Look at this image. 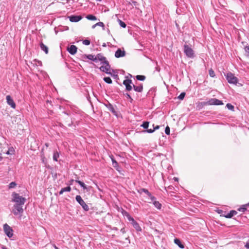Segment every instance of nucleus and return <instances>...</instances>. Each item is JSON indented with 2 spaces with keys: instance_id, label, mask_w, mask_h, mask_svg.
<instances>
[{
  "instance_id": "1",
  "label": "nucleus",
  "mask_w": 249,
  "mask_h": 249,
  "mask_svg": "<svg viewBox=\"0 0 249 249\" xmlns=\"http://www.w3.org/2000/svg\"><path fill=\"white\" fill-rule=\"evenodd\" d=\"M12 201L15 203L14 205L13 213L16 215L22 214L24 211L22 207L26 201V198L19 196L18 194L15 192L12 193Z\"/></svg>"
},
{
  "instance_id": "2",
  "label": "nucleus",
  "mask_w": 249,
  "mask_h": 249,
  "mask_svg": "<svg viewBox=\"0 0 249 249\" xmlns=\"http://www.w3.org/2000/svg\"><path fill=\"white\" fill-rule=\"evenodd\" d=\"M183 52L189 58H193L195 57V53L192 46L190 44L185 43L183 46Z\"/></svg>"
},
{
  "instance_id": "3",
  "label": "nucleus",
  "mask_w": 249,
  "mask_h": 249,
  "mask_svg": "<svg viewBox=\"0 0 249 249\" xmlns=\"http://www.w3.org/2000/svg\"><path fill=\"white\" fill-rule=\"evenodd\" d=\"M204 105H222L223 103L222 101L216 98H211L206 102L202 103Z\"/></svg>"
},
{
  "instance_id": "4",
  "label": "nucleus",
  "mask_w": 249,
  "mask_h": 249,
  "mask_svg": "<svg viewBox=\"0 0 249 249\" xmlns=\"http://www.w3.org/2000/svg\"><path fill=\"white\" fill-rule=\"evenodd\" d=\"M226 79L230 84H236L238 83V78L231 72H228L226 76Z\"/></svg>"
},
{
  "instance_id": "5",
  "label": "nucleus",
  "mask_w": 249,
  "mask_h": 249,
  "mask_svg": "<svg viewBox=\"0 0 249 249\" xmlns=\"http://www.w3.org/2000/svg\"><path fill=\"white\" fill-rule=\"evenodd\" d=\"M75 199L85 211H88L89 210V206L86 204L80 196H76Z\"/></svg>"
},
{
  "instance_id": "6",
  "label": "nucleus",
  "mask_w": 249,
  "mask_h": 249,
  "mask_svg": "<svg viewBox=\"0 0 249 249\" xmlns=\"http://www.w3.org/2000/svg\"><path fill=\"white\" fill-rule=\"evenodd\" d=\"M3 231L9 238H11L13 236V230L12 228L6 223L3 225Z\"/></svg>"
},
{
  "instance_id": "7",
  "label": "nucleus",
  "mask_w": 249,
  "mask_h": 249,
  "mask_svg": "<svg viewBox=\"0 0 249 249\" xmlns=\"http://www.w3.org/2000/svg\"><path fill=\"white\" fill-rule=\"evenodd\" d=\"M102 64H104L105 66H102L100 67V70L103 71L105 72L107 74H110L111 73L109 72V70L110 68V66L109 65V62L108 61H103L102 62Z\"/></svg>"
},
{
  "instance_id": "8",
  "label": "nucleus",
  "mask_w": 249,
  "mask_h": 249,
  "mask_svg": "<svg viewBox=\"0 0 249 249\" xmlns=\"http://www.w3.org/2000/svg\"><path fill=\"white\" fill-rule=\"evenodd\" d=\"M132 81L131 79H125L123 81V84L125 86V89L127 91H130L133 88Z\"/></svg>"
},
{
  "instance_id": "9",
  "label": "nucleus",
  "mask_w": 249,
  "mask_h": 249,
  "mask_svg": "<svg viewBox=\"0 0 249 249\" xmlns=\"http://www.w3.org/2000/svg\"><path fill=\"white\" fill-rule=\"evenodd\" d=\"M6 99L7 104L10 106L12 108L15 109L16 107V105L11 97L10 95H7Z\"/></svg>"
},
{
  "instance_id": "10",
  "label": "nucleus",
  "mask_w": 249,
  "mask_h": 249,
  "mask_svg": "<svg viewBox=\"0 0 249 249\" xmlns=\"http://www.w3.org/2000/svg\"><path fill=\"white\" fill-rule=\"evenodd\" d=\"M77 48L74 45H71L68 47L67 50L69 53L72 55L76 53Z\"/></svg>"
},
{
  "instance_id": "11",
  "label": "nucleus",
  "mask_w": 249,
  "mask_h": 249,
  "mask_svg": "<svg viewBox=\"0 0 249 249\" xmlns=\"http://www.w3.org/2000/svg\"><path fill=\"white\" fill-rule=\"evenodd\" d=\"M125 55V52L122 51L120 49H118L115 52V56L116 58H120L124 56Z\"/></svg>"
},
{
  "instance_id": "12",
  "label": "nucleus",
  "mask_w": 249,
  "mask_h": 249,
  "mask_svg": "<svg viewBox=\"0 0 249 249\" xmlns=\"http://www.w3.org/2000/svg\"><path fill=\"white\" fill-rule=\"evenodd\" d=\"M69 18L70 20L72 22H78L82 18V17L81 16H71Z\"/></svg>"
},
{
  "instance_id": "13",
  "label": "nucleus",
  "mask_w": 249,
  "mask_h": 249,
  "mask_svg": "<svg viewBox=\"0 0 249 249\" xmlns=\"http://www.w3.org/2000/svg\"><path fill=\"white\" fill-rule=\"evenodd\" d=\"M106 107L108 108V109L111 111L114 115L117 116V113L115 110L113 106L109 103H108L107 104H105Z\"/></svg>"
},
{
  "instance_id": "14",
  "label": "nucleus",
  "mask_w": 249,
  "mask_h": 249,
  "mask_svg": "<svg viewBox=\"0 0 249 249\" xmlns=\"http://www.w3.org/2000/svg\"><path fill=\"white\" fill-rule=\"evenodd\" d=\"M131 224L138 231H142V229L140 226L139 224L134 219L133 220V221L131 222Z\"/></svg>"
},
{
  "instance_id": "15",
  "label": "nucleus",
  "mask_w": 249,
  "mask_h": 249,
  "mask_svg": "<svg viewBox=\"0 0 249 249\" xmlns=\"http://www.w3.org/2000/svg\"><path fill=\"white\" fill-rule=\"evenodd\" d=\"M133 88L135 91L138 92H142L143 90V86L141 84L139 86H135L133 84Z\"/></svg>"
},
{
  "instance_id": "16",
  "label": "nucleus",
  "mask_w": 249,
  "mask_h": 249,
  "mask_svg": "<svg viewBox=\"0 0 249 249\" xmlns=\"http://www.w3.org/2000/svg\"><path fill=\"white\" fill-rule=\"evenodd\" d=\"M40 47L41 49L44 51L46 54L48 53L49 49L48 47L44 44L42 42L40 43Z\"/></svg>"
},
{
  "instance_id": "17",
  "label": "nucleus",
  "mask_w": 249,
  "mask_h": 249,
  "mask_svg": "<svg viewBox=\"0 0 249 249\" xmlns=\"http://www.w3.org/2000/svg\"><path fill=\"white\" fill-rule=\"evenodd\" d=\"M174 243L177 245L181 249H184V245L181 242L180 240L178 238H175L174 239Z\"/></svg>"
},
{
  "instance_id": "18",
  "label": "nucleus",
  "mask_w": 249,
  "mask_h": 249,
  "mask_svg": "<svg viewBox=\"0 0 249 249\" xmlns=\"http://www.w3.org/2000/svg\"><path fill=\"white\" fill-rule=\"evenodd\" d=\"M96 60H99L102 62L103 61H107L106 58L104 57L101 53H98L96 56Z\"/></svg>"
},
{
  "instance_id": "19",
  "label": "nucleus",
  "mask_w": 249,
  "mask_h": 249,
  "mask_svg": "<svg viewBox=\"0 0 249 249\" xmlns=\"http://www.w3.org/2000/svg\"><path fill=\"white\" fill-rule=\"evenodd\" d=\"M237 213V212L236 211L231 210L226 215H225V217L228 218H231L233 215H236Z\"/></svg>"
},
{
  "instance_id": "20",
  "label": "nucleus",
  "mask_w": 249,
  "mask_h": 249,
  "mask_svg": "<svg viewBox=\"0 0 249 249\" xmlns=\"http://www.w3.org/2000/svg\"><path fill=\"white\" fill-rule=\"evenodd\" d=\"M138 192L140 194H142V193L146 194L148 196H151V193L148 191V190L145 188H141L138 190Z\"/></svg>"
},
{
  "instance_id": "21",
  "label": "nucleus",
  "mask_w": 249,
  "mask_h": 249,
  "mask_svg": "<svg viewBox=\"0 0 249 249\" xmlns=\"http://www.w3.org/2000/svg\"><path fill=\"white\" fill-rule=\"evenodd\" d=\"M71 188L70 186H68L67 187H65L63 188H62L60 192H59V194L60 195H62L63 193L65 192H70L71 191Z\"/></svg>"
},
{
  "instance_id": "22",
  "label": "nucleus",
  "mask_w": 249,
  "mask_h": 249,
  "mask_svg": "<svg viewBox=\"0 0 249 249\" xmlns=\"http://www.w3.org/2000/svg\"><path fill=\"white\" fill-rule=\"evenodd\" d=\"M83 58H88L89 60H92L93 61H96V57H94V55H92V54H89V55H84L83 56Z\"/></svg>"
},
{
  "instance_id": "23",
  "label": "nucleus",
  "mask_w": 249,
  "mask_h": 249,
  "mask_svg": "<svg viewBox=\"0 0 249 249\" xmlns=\"http://www.w3.org/2000/svg\"><path fill=\"white\" fill-rule=\"evenodd\" d=\"M75 182L78 183L83 188L84 190H88L87 185L83 182L79 180H75Z\"/></svg>"
},
{
  "instance_id": "24",
  "label": "nucleus",
  "mask_w": 249,
  "mask_h": 249,
  "mask_svg": "<svg viewBox=\"0 0 249 249\" xmlns=\"http://www.w3.org/2000/svg\"><path fill=\"white\" fill-rule=\"evenodd\" d=\"M154 206L159 210H160L161 208V204L158 201H154L153 202Z\"/></svg>"
},
{
  "instance_id": "25",
  "label": "nucleus",
  "mask_w": 249,
  "mask_h": 249,
  "mask_svg": "<svg viewBox=\"0 0 249 249\" xmlns=\"http://www.w3.org/2000/svg\"><path fill=\"white\" fill-rule=\"evenodd\" d=\"M15 149L13 147H10L8 148V150L5 152L7 155H12L14 154Z\"/></svg>"
},
{
  "instance_id": "26",
  "label": "nucleus",
  "mask_w": 249,
  "mask_h": 249,
  "mask_svg": "<svg viewBox=\"0 0 249 249\" xmlns=\"http://www.w3.org/2000/svg\"><path fill=\"white\" fill-rule=\"evenodd\" d=\"M31 63L33 64V65H35L36 66L42 65V62L40 61L36 60V59L34 60L33 61L31 62Z\"/></svg>"
},
{
  "instance_id": "27",
  "label": "nucleus",
  "mask_w": 249,
  "mask_h": 249,
  "mask_svg": "<svg viewBox=\"0 0 249 249\" xmlns=\"http://www.w3.org/2000/svg\"><path fill=\"white\" fill-rule=\"evenodd\" d=\"M86 18L90 20H97V18L92 15H88L86 16Z\"/></svg>"
},
{
  "instance_id": "28",
  "label": "nucleus",
  "mask_w": 249,
  "mask_h": 249,
  "mask_svg": "<svg viewBox=\"0 0 249 249\" xmlns=\"http://www.w3.org/2000/svg\"><path fill=\"white\" fill-rule=\"evenodd\" d=\"M59 154L57 152V151H54L53 153V160L54 161H57L58 160L57 159L59 158Z\"/></svg>"
},
{
  "instance_id": "29",
  "label": "nucleus",
  "mask_w": 249,
  "mask_h": 249,
  "mask_svg": "<svg viewBox=\"0 0 249 249\" xmlns=\"http://www.w3.org/2000/svg\"><path fill=\"white\" fill-rule=\"evenodd\" d=\"M136 79L139 81H144L145 79V76L144 75H138L136 76Z\"/></svg>"
},
{
  "instance_id": "30",
  "label": "nucleus",
  "mask_w": 249,
  "mask_h": 249,
  "mask_svg": "<svg viewBox=\"0 0 249 249\" xmlns=\"http://www.w3.org/2000/svg\"><path fill=\"white\" fill-rule=\"evenodd\" d=\"M247 206L246 204L243 205L241 207L239 208L238 210L240 212H245L247 210Z\"/></svg>"
},
{
  "instance_id": "31",
  "label": "nucleus",
  "mask_w": 249,
  "mask_h": 249,
  "mask_svg": "<svg viewBox=\"0 0 249 249\" xmlns=\"http://www.w3.org/2000/svg\"><path fill=\"white\" fill-rule=\"evenodd\" d=\"M104 80L107 84H111L112 81L109 77H105L104 78Z\"/></svg>"
},
{
  "instance_id": "32",
  "label": "nucleus",
  "mask_w": 249,
  "mask_h": 249,
  "mask_svg": "<svg viewBox=\"0 0 249 249\" xmlns=\"http://www.w3.org/2000/svg\"><path fill=\"white\" fill-rule=\"evenodd\" d=\"M118 21L119 25H120L121 27L124 28L126 27V25L124 21H122L121 20H120L119 19H118Z\"/></svg>"
},
{
  "instance_id": "33",
  "label": "nucleus",
  "mask_w": 249,
  "mask_h": 249,
  "mask_svg": "<svg viewBox=\"0 0 249 249\" xmlns=\"http://www.w3.org/2000/svg\"><path fill=\"white\" fill-rule=\"evenodd\" d=\"M149 123L148 122H144L141 125V126H142L144 129H147L149 126Z\"/></svg>"
},
{
  "instance_id": "34",
  "label": "nucleus",
  "mask_w": 249,
  "mask_h": 249,
  "mask_svg": "<svg viewBox=\"0 0 249 249\" xmlns=\"http://www.w3.org/2000/svg\"><path fill=\"white\" fill-rule=\"evenodd\" d=\"M226 107L231 110H233L234 108V106L230 103L227 104Z\"/></svg>"
},
{
  "instance_id": "35",
  "label": "nucleus",
  "mask_w": 249,
  "mask_h": 249,
  "mask_svg": "<svg viewBox=\"0 0 249 249\" xmlns=\"http://www.w3.org/2000/svg\"><path fill=\"white\" fill-rule=\"evenodd\" d=\"M209 73L210 76L212 77H214L215 76L214 71L212 69H211L210 70H209Z\"/></svg>"
},
{
  "instance_id": "36",
  "label": "nucleus",
  "mask_w": 249,
  "mask_h": 249,
  "mask_svg": "<svg viewBox=\"0 0 249 249\" xmlns=\"http://www.w3.org/2000/svg\"><path fill=\"white\" fill-rule=\"evenodd\" d=\"M185 96V92H181L180 95L178 96V98L179 100H183Z\"/></svg>"
},
{
  "instance_id": "37",
  "label": "nucleus",
  "mask_w": 249,
  "mask_h": 249,
  "mask_svg": "<svg viewBox=\"0 0 249 249\" xmlns=\"http://www.w3.org/2000/svg\"><path fill=\"white\" fill-rule=\"evenodd\" d=\"M17 185V184L15 182H11L9 185V188H15Z\"/></svg>"
},
{
  "instance_id": "38",
  "label": "nucleus",
  "mask_w": 249,
  "mask_h": 249,
  "mask_svg": "<svg viewBox=\"0 0 249 249\" xmlns=\"http://www.w3.org/2000/svg\"><path fill=\"white\" fill-rule=\"evenodd\" d=\"M246 54L247 56H249V46H246L244 48Z\"/></svg>"
},
{
  "instance_id": "39",
  "label": "nucleus",
  "mask_w": 249,
  "mask_h": 249,
  "mask_svg": "<svg viewBox=\"0 0 249 249\" xmlns=\"http://www.w3.org/2000/svg\"><path fill=\"white\" fill-rule=\"evenodd\" d=\"M126 217H127L129 221L130 222L133 221V220L134 219L133 217L131 216V215L129 214H127V215H126Z\"/></svg>"
},
{
  "instance_id": "40",
  "label": "nucleus",
  "mask_w": 249,
  "mask_h": 249,
  "mask_svg": "<svg viewBox=\"0 0 249 249\" xmlns=\"http://www.w3.org/2000/svg\"><path fill=\"white\" fill-rule=\"evenodd\" d=\"M90 41L88 39H85L83 40V44L85 45H89L90 44Z\"/></svg>"
},
{
  "instance_id": "41",
  "label": "nucleus",
  "mask_w": 249,
  "mask_h": 249,
  "mask_svg": "<svg viewBox=\"0 0 249 249\" xmlns=\"http://www.w3.org/2000/svg\"><path fill=\"white\" fill-rule=\"evenodd\" d=\"M165 133L166 135L170 134V127L168 126H167L165 129Z\"/></svg>"
},
{
  "instance_id": "42",
  "label": "nucleus",
  "mask_w": 249,
  "mask_h": 249,
  "mask_svg": "<svg viewBox=\"0 0 249 249\" xmlns=\"http://www.w3.org/2000/svg\"><path fill=\"white\" fill-rule=\"evenodd\" d=\"M143 132H147V133H152L153 132H154V129H147L146 130H144L143 131Z\"/></svg>"
},
{
  "instance_id": "43",
  "label": "nucleus",
  "mask_w": 249,
  "mask_h": 249,
  "mask_svg": "<svg viewBox=\"0 0 249 249\" xmlns=\"http://www.w3.org/2000/svg\"><path fill=\"white\" fill-rule=\"evenodd\" d=\"M95 25H97V26H100V27H102L103 28H104V26H105V25H104V23L102 22H99L96 23Z\"/></svg>"
},
{
  "instance_id": "44",
  "label": "nucleus",
  "mask_w": 249,
  "mask_h": 249,
  "mask_svg": "<svg viewBox=\"0 0 249 249\" xmlns=\"http://www.w3.org/2000/svg\"><path fill=\"white\" fill-rule=\"evenodd\" d=\"M125 96L128 98V99H129L131 101H132L133 100L132 98H131L130 95L128 93H126L125 94Z\"/></svg>"
},
{
  "instance_id": "45",
  "label": "nucleus",
  "mask_w": 249,
  "mask_h": 249,
  "mask_svg": "<svg viewBox=\"0 0 249 249\" xmlns=\"http://www.w3.org/2000/svg\"><path fill=\"white\" fill-rule=\"evenodd\" d=\"M148 196L150 198V199L152 201H156L155 200L156 197L155 196H153L151 194V196Z\"/></svg>"
},
{
  "instance_id": "46",
  "label": "nucleus",
  "mask_w": 249,
  "mask_h": 249,
  "mask_svg": "<svg viewBox=\"0 0 249 249\" xmlns=\"http://www.w3.org/2000/svg\"><path fill=\"white\" fill-rule=\"evenodd\" d=\"M245 247L247 249H249V240L247 242L246 244L245 245Z\"/></svg>"
},
{
  "instance_id": "47",
  "label": "nucleus",
  "mask_w": 249,
  "mask_h": 249,
  "mask_svg": "<svg viewBox=\"0 0 249 249\" xmlns=\"http://www.w3.org/2000/svg\"><path fill=\"white\" fill-rule=\"evenodd\" d=\"M112 162V165H114V163L116 161L113 158H111Z\"/></svg>"
},
{
  "instance_id": "48",
  "label": "nucleus",
  "mask_w": 249,
  "mask_h": 249,
  "mask_svg": "<svg viewBox=\"0 0 249 249\" xmlns=\"http://www.w3.org/2000/svg\"><path fill=\"white\" fill-rule=\"evenodd\" d=\"M160 128V125H157L156 126L154 127L153 129H154V131L155 130H157V129H159Z\"/></svg>"
},
{
  "instance_id": "49",
  "label": "nucleus",
  "mask_w": 249,
  "mask_h": 249,
  "mask_svg": "<svg viewBox=\"0 0 249 249\" xmlns=\"http://www.w3.org/2000/svg\"><path fill=\"white\" fill-rule=\"evenodd\" d=\"M113 166L115 168L117 166H118V164L117 162L115 161V163H114V165H113Z\"/></svg>"
},
{
  "instance_id": "50",
  "label": "nucleus",
  "mask_w": 249,
  "mask_h": 249,
  "mask_svg": "<svg viewBox=\"0 0 249 249\" xmlns=\"http://www.w3.org/2000/svg\"><path fill=\"white\" fill-rule=\"evenodd\" d=\"M121 231L122 233H125V229H124V228H122V229H121Z\"/></svg>"
},
{
  "instance_id": "51",
  "label": "nucleus",
  "mask_w": 249,
  "mask_h": 249,
  "mask_svg": "<svg viewBox=\"0 0 249 249\" xmlns=\"http://www.w3.org/2000/svg\"><path fill=\"white\" fill-rule=\"evenodd\" d=\"M74 181V180L73 179H71L70 181V183H69V185H72V182L73 181Z\"/></svg>"
},
{
  "instance_id": "52",
  "label": "nucleus",
  "mask_w": 249,
  "mask_h": 249,
  "mask_svg": "<svg viewBox=\"0 0 249 249\" xmlns=\"http://www.w3.org/2000/svg\"><path fill=\"white\" fill-rule=\"evenodd\" d=\"M123 214H124V215L126 216V215H127V214H129V213L127 212L124 211V213H123Z\"/></svg>"
},
{
  "instance_id": "53",
  "label": "nucleus",
  "mask_w": 249,
  "mask_h": 249,
  "mask_svg": "<svg viewBox=\"0 0 249 249\" xmlns=\"http://www.w3.org/2000/svg\"><path fill=\"white\" fill-rule=\"evenodd\" d=\"M49 143H45V146L47 147H48L49 146Z\"/></svg>"
},
{
  "instance_id": "54",
  "label": "nucleus",
  "mask_w": 249,
  "mask_h": 249,
  "mask_svg": "<svg viewBox=\"0 0 249 249\" xmlns=\"http://www.w3.org/2000/svg\"><path fill=\"white\" fill-rule=\"evenodd\" d=\"M97 26V25H95V24L94 25H93L92 26V29H94L95 28V27Z\"/></svg>"
},
{
  "instance_id": "55",
  "label": "nucleus",
  "mask_w": 249,
  "mask_h": 249,
  "mask_svg": "<svg viewBox=\"0 0 249 249\" xmlns=\"http://www.w3.org/2000/svg\"><path fill=\"white\" fill-rule=\"evenodd\" d=\"M103 47H106V44L105 43H103Z\"/></svg>"
},
{
  "instance_id": "56",
  "label": "nucleus",
  "mask_w": 249,
  "mask_h": 249,
  "mask_svg": "<svg viewBox=\"0 0 249 249\" xmlns=\"http://www.w3.org/2000/svg\"><path fill=\"white\" fill-rule=\"evenodd\" d=\"M247 207H249V202L248 204H246Z\"/></svg>"
},
{
  "instance_id": "57",
  "label": "nucleus",
  "mask_w": 249,
  "mask_h": 249,
  "mask_svg": "<svg viewBox=\"0 0 249 249\" xmlns=\"http://www.w3.org/2000/svg\"><path fill=\"white\" fill-rule=\"evenodd\" d=\"M47 103H51V102H50L49 101H47Z\"/></svg>"
}]
</instances>
